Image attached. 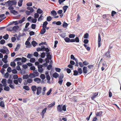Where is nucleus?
Returning <instances> with one entry per match:
<instances>
[{
    "mask_svg": "<svg viewBox=\"0 0 121 121\" xmlns=\"http://www.w3.org/2000/svg\"><path fill=\"white\" fill-rule=\"evenodd\" d=\"M23 2L22 0H19V1L18 2V6L19 7H21L22 6V4Z\"/></svg>",
    "mask_w": 121,
    "mask_h": 121,
    "instance_id": "29",
    "label": "nucleus"
},
{
    "mask_svg": "<svg viewBox=\"0 0 121 121\" xmlns=\"http://www.w3.org/2000/svg\"><path fill=\"white\" fill-rule=\"evenodd\" d=\"M29 77V75L28 74H26L23 75V79H27Z\"/></svg>",
    "mask_w": 121,
    "mask_h": 121,
    "instance_id": "31",
    "label": "nucleus"
},
{
    "mask_svg": "<svg viewBox=\"0 0 121 121\" xmlns=\"http://www.w3.org/2000/svg\"><path fill=\"white\" fill-rule=\"evenodd\" d=\"M0 106L3 108L4 107V102L2 101L0 102Z\"/></svg>",
    "mask_w": 121,
    "mask_h": 121,
    "instance_id": "40",
    "label": "nucleus"
},
{
    "mask_svg": "<svg viewBox=\"0 0 121 121\" xmlns=\"http://www.w3.org/2000/svg\"><path fill=\"white\" fill-rule=\"evenodd\" d=\"M10 1L11 3V4L12 5H16L17 4V2H16V0H10Z\"/></svg>",
    "mask_w": 121,
    "mask_h": 121,
    "instance_id": "21",
    "label": "nucleus"
},
{
    "mask_svg": "<svg viewBox=\"0 0 121 121\" xmlns=\"http://www.w3.org/2000/svg\"><path fill=\"white\" fill-rule=\"evenodd\" d=\"M27 9L30 10L31 12H34V10L32 7H27Z\"/></svg>",
    "mask_w": 121,
    "mask_h": 121,
    "instance_id": "39",
    "label": "nucleus"
},
{
    "mask_svg": "<svg viewBox=\"0 0 121 121\" xmlns=\"http://www.w3.org/2000/svg\"><path fill=\"white\" fill-rule=\"evenodd\" d=\"M83 73H87V68L86 66H84L83 68Z\"/></svg>",
    "mask_w": 121,
    "mask_h": 121,
    "instance_id": "13",
    "label": "nucleus"
},
{
    "mask_svg": "<svg viewBox=\"0 0 121 121\" xmlns=\"http://www.w3.org/2000/svg\"><path fill=\"white\" fill-rule=\"evenodd\" d=\"M46 30L45 29H42L40 32V34L41 35L44 34L46 32Z\"/></svg>",
    "mask_w": 121,
    "mask_h": 121,
    "instance_id": "18",
    "label": "nucleus"
},
{
    "mask_svg": "<svg viewBox=\"0 0 121 121\" xmlns=\"http://www.w3.org/2000/svg\"><path fill=\"white\" fill-rule=\"evenodd\" d=\"M35 59L34 58H31L30 60V62L32 63H34L35 62Z\"/></svg>",
    "mask_w": 121,
    "mask_h": 121,
    "instance_id": "47",
    "label": "nucleus"
},
{
    "mask_svg": "<svg viewBox=\"0 0 121 121\" xmlns=\"http://www.w3.org/2000/svg\"><path fill=\"white\" fill-rule=\"evenodd\" d=\"M73 75L74 76H77V75L78 74V71L77 70H74L73 71Z\"/></svg>",
    "mask_w": 121,
    "mask_h": 121,
    "instance_id": "43",
    "label": "nucleus"
},
{
    "mask_svg": "<svg viewBox=\"0 0 121 121\" xmlns=\"http://www.w3.org/2000/svg\"><path fill=\"white\" fill-rule=\"evenodd\" d=\"M46 54H47L46 56L47 58H48L50 60H51L52 59L51 55L50 54V52H46Z\"/></svg>",
    "mask_w": 121,
    "mask_h": 121,
    "instance_id": "10",
    "label": "nucleus"
},
{
    "mask_svg": "<svg viewBox=\"0 0 121 121\" xmlns=\"http://www.w3.org/2000/svg\"><path fill=\"white\" fill-rule=\"evenodd\" d=\"M55 101L53 102L51 104L49 105L48 107L49 108H50L53 107L54 106L55 104Z\"/></svg>",
    "mask_w": 121,
    "mask_h": 121,
    "instance_id": "20",
    "label": "nucleus"
},
{
    "mask_svg": "<svg viewBox=\"0 0 121 121\" xmlns=\"http://www.w3.org/2000/svg\"><path fill=\"white\" fill-rule=\"evenodd\" d=\"M26 5L28 6H31L32 5V3L31 2H29L28 3L26 4Z\"/></svg>",
    "mask_w": 121,
    "mask_h": 121,
    "instance_id": "63",
    "label": "nucleus"
},
{
    "mask_svg": "<svg viewBox=\"0 0 121 121\" xmlns=\"http://www.w3.org/2000/svg\"><path fill=\"white\" fill-rule=\"evenodd\" d=\"M41 79L38 78H36L34 79V81L38 83H39L41 81Z\"/></svg>",
    "mask_w": 121,
    "mask_h": 121,
    "instance_id": "12",
    "label": "nucleus"
},
{
    "mask_svg": "<svg viewBox=\"0 0 121 121\" xmlns=\"http://www.w3.org/2000/svg\"><path fill=\"white\" fill-rule=\"evenodd\" d=\"M111 51V50L108 49V52L106 53V56H107V57H110V53Z\"/></svg>",
    "mask_w": 121,
    "mask_h": 121,
    "instance_id": "17",
    "label": "nucleus"
},
{
    "mask_svg": "<svg viewBox=\"0 0 121 121\" xmlns=\"http://www.w3.org/2000/svg\"><path fill=\"white\" fill-rule=\"evenodd\" d=\"M12 71L11 68L10 67H9L7 69V71L8 72L10 73Z\"/></svg>",
    "mask_w": 121,
    "mask_h": 121,
    "instance_id": "64",
    "label": "nucleus"
},
{
    "mask_svg": "<svg viewBox=\"0 0 121 121\" xmlns=\"http://www.w3.org/2000/svg\"><path fill=\"white\" fill-rule=\"evenodd\" d=\"M19 28V27L18 26H15L13 27H12V29H13L12 30L16 31Z\"/></svg>",
    "mask_w": 121,
    "mask_h": 121,
    "instance_id": "14",
    "label": "nucleus"
},
{
    "mask_svg": "<svg viewBox=\"0 0 121 121\" xmlns=\"http://www.w3.org/2000/svg\"><path fill=\"white\" fill-rule=\"evenodd\" d=\"M21 60L22 62H24L26 61L27 59L26 58L23 57H22V59Z\"/></svg>",
    "mask_w": 121,
    "mask_h": 121,
    "instance_id": "58",
    "label": "nucleus"
},
{
    "mask_svg": "<svg viewBox=\"0 0 121 121\" xmlns=\"http://www.w3.org/2000/svg\"><path fill=\"white\" fill-rule=\"evenodd\" d=\"M23 88L27 91H28L30 90L29 87L27 86H23Z\"/></svg>",
    "mask_w": 121,
    "mask_h": 121,
    "instance_id": "36",
    "label": "nucleus"
},
{
    "mask_svg": "<svg viewBox=\"0 0 121 121\" xmlns=\"http://www.w3.org/2000/svg\"><path fill=\"white\" fill-rule=\"evenodd\" d=\"M52 65H49L47 66V68L48 70H50L52 68Z\"/></svg>",
    "mask_w": 121,
    "mask_h": 121,
    "instance_id": "51",
    "label": "nucleus"
},
{
    "mask_svg": "<svg viewBox=\"0 0 121 121\" xmlns=\"http://www.w3.org/2000/svg\"><path fill=\"white\" fill-rule=\"evenodd\" d=\"M20 46L19 44H18L17 45V47L15 49V51H16L18 50L20 48Z\"/></svg>",
    "mask_w": 121,
    "mask_h": 121,
    "instance_id": "41",
    "label": "nucleus"
},
{
    "mask_svg": "<svg viewBox=\"0 0 121 121\" xmlns=\"http://www.w3.org/2000/svg\"><path fill=\"white\" fill-rule=\"evenodd\" d=\"M75 35L74 34H70L69 35V37L70 38H73L75 37Z\"/></svg>",
    "mask_w": 121,
    "mask_h": 121,
    "instance_id": "48",
    "label": "nucleus"
},
{
    "mask_svg": "<svg viewBox=\"0 0 121 121\" xmlns=\"http://www.w3.org/2000/svg\"><path fill=\"white\" fill-rule=\"evenodd\" d=\"M39 73L37 70H35L33 71V73H30L29 77L30 78H33L36 77L38 76Z\"/></svg>",
    "mask_w": 121,
    "mask_h": 121,
    "instance_id": "2",
    "label": "nucleus"
},
{
    "mask_svg": "<svg viewBox=\"0 0 121 121\" xmlns=\"http://www.w3.org/2000/svg\"><path fill=\"white\" fill-rule=\"evenodd\" d=\"M78 73H79L80 74H81L82 73V69L81 68H78Z\"/></svg>",
    "mask_w": 121,
    "mask_h": 121,
    "instance_id": "33",
    "label": "nucleus"
},
{
    "mask_svg": "<svg viewBox=\"0 0 121 121\" xmlns=\"http://www.w3.org/2000/svg\"><path fill=\"white\" fill-rule=\"evenodd\" d=\"M52 19V18L50 16H48L47 18V20L48 22L50 21Z\"/></svg>",
    "mask_w": 121,
    "mask_h": 121,
    "instance_id": "44",
    "label": "nucleus"
},
{
    "mask_svg": "<svg viewBox=\"0 0 121 121\" xmlns=\"http://www.w3.org/2000/svg\"><path fill=\"white\" fill-rule=\"evenodd\" d=\"M52 76L55 78H56L59 76V74L56 72H55L52 74Z\"/></svg>",
    "mask_w": 121,
    "mask_h": 121,
    "instance_id": "16",
    "label": "nucleus"
},
{
    "mask_svg": "<svg viewBox=\"0 0 121 121\" xmlns=\"http://www.w3.org/2000/svg\"><path fill=\"white\" fill-rule=\"evenodd\" d=\"M37 87L35 85L31 86V90L33 92L34 94H35V92L36 91V90H37Z\"/></svg>",
    "mask_w": 121,
    "mask_h": 121,
    "instance_id": "7",
    "label": "nucleus"
},
{
    "mask_svg": "<svg viewBox=\"0 0 121 121\" xmlns=\"http://www.w3.org/2000/svg\"><path fill=\"white\" fill-rule=\"evenodd\" d=\"M101 38L100 35L99 33L98 34V47L99 48L101 46Z\"/></svg>",
    "mask_w": 121,
    "mask_h": 121,
    "instance_id": "6",
    "label": "nucleus"
},
{
    "mask_svg": "<svg viewBox=\"0 0 121 121\" xmlns=\"http://www.w3.org/2000/svg\"><path fill=\"white\" fill-rule=\"evenodd\" d=\"M25 17H24L22 19L20 20L19 21V23H22V22H24L25 21Z\"/></svg>",
    "mask_w": 121,
    "mask_h": 121,
    "instance_id": "45",
    "label": "nucleus"
},
{
    "mask_svg": "<svg viewBox=\"0 0 121 121\" xmlns=\"http://www.w3.org/2000/svg\"><path fill=\"white\" fill-rule=\"evenodd\" d=\"M42 89V88L41 87L39 86L37 87L36 92V94L37 95H39L41 93Z\"/></svg>",
    "mask_w": 121,
    "mask_h": 121,
    "instance_id": "5",
    "label": "nucleus"
},
{
    "mask_svg": "<svg viewBox=\"0 0 121 121\" xmlns=\"http://www.w3.org/2000/svg\"><path fill=\"white\" fill-rule=\"evenodd\" d=\"M89 36L88 34V33H86L84 35V38L85 39H87L88 38Z\"/></svg>",
    "mask_w": 121,
    "mask_h": 121,
    "instance_id": "50",
    "label": "nucleus"
},
{
    "mask_svg": "<svg viewBox=\"0 0 121 121\" xmlns=\"http://www.w3.org/2000/svg\"><path fill=\"white\" fill-rule=\"evenodd\" d=\"M12 73L14 74H16L17 73V71L15 69H14L12 70Z\"/></svg>",
    "mask_w": 121,
    "mask_h": 121,
    "instance_id": "56",
    "label": "nucleus"
},
{
    "mask_svg": "<svg viewBox=\"0 0 121 121\" xmlns=\"http://www.w3.org/2000/svg\"><path fill=\"white\" fill-rule=\"evenodd\" d=\"M11 13H13L14 15H16L18 14L17 12L15 10H13L10 11Z\"/></svg>",
    "mask_w": 121,
    "mask_h": 121,
    "instance_id": "28",
    "label": "nucleus"
},
{
    "mask_svg": "<svg viewBox=\"0 0 121 121\" xmlns=\"http://www.w3.org/2000/svg\"><path fill=\"white\" fill-rule=\"evenodd\" d=\"M3 49L5 52H6V53L7 54H8L9 53V50L7 49V47L5 46L3 47Z\"/></svg>",
    "mask_w": 121,
    "mask_h": 121,
    "instance_id": "9",
    "label": "nucleus"
},
{
    "mask_svg": "<svg viewBox=\"0 0 121 121\" xmlns=\"http://www.w3.org/2000/svg\"><path fill=\"white\" fill-rule=\"evenodd\" d=\"M9 35L8 34H6L3 36V38L5 40H7L9 38Z\"/></svg>",
    "mask_w": 121,
    "mask_h": 121,
    "instance_id": "38",
    "label": "nucleus"
},
{
    "mask_svg": "<svg viewBox=\"0 0 121 121\" xmlns=\"http://www.w3.org/2000/svg\"><path fill=\"white\" fill-rule=\"evenodd\" d=\"M46 54V52H43L41 53L40 55L41 57L42 58H44Z\"/></svg>",
    "mask_w": 121,
    "mask_h": 121,
    "instance_id": "32",
    "label": "nucleus"
},
{
    "mask_svg": "<svg viewBox=\"0 0 121 121\" xmlns=\"http://www.w3.org/2000/svg\"><path fill=\"white\" fill-rule=\"evenodd\" d=\"M39 16V14L38 13H36L34 14V18H38Z\"/></svg>",
    "mask_w": 121,
    "mask_h": 121,
    "instance_id": "53",
    "label": "nucleus"
},
{
    "mask_svg": "<svg viewBox=\"0 0 121 121\" xmlns=\"http://www.w3.org/2000/svg\"><path fill=\"white\" fill-rule=\"evenodd\" d=\"M10 23L9 25H12L14 23V24L16 25L18 24L19 23L18 22H17V21H13L12 22H11Z\"/></svg>",
    "mask_w": 121,
    "mask_h": 121,
    "instance_id": "24",
    "label": "nucleus"
},
{
    "mask_svg": "<svg viewBox=\"0 0 121 121\" xmlns=\"http://www.w3.org/2000/svg\"><path fill=\"white\" fill-rule=\"evenodd\" d=\"M55 69L56 71L57 72H60L61 71V69L59 68H55Z\"/></svg>",
    "mask_w": 121,
    "mask_h": 121,
    "instance_id": "55",
    "label": "nucleus"
},
{
    "mask_svg": "<svg viewBox=\"0 0 121 121\" xmlns=\"http://www.w3.org/2000/svg\"><path fill=\"white\" fill-rule=\"evenodd\" d=\"M36 25L34 24H32L31 25V28L32 29H35L36 28Z\"/></svg>",
    "mask_w": 121,
    "mask_h": 121,
    "instance_id": "57",
    "label": "nucleus"
},
{
    "mask_svg": "<svg viewBox=\"0 0 121 121\" xmlns=\"http://www.w3.org/2000/svg\"><path fill=\"white\" fill-rule=\"evenodd\" d=\"M3 86L4 87V90L5 91H9L10 90V88L8 86H6L7 85H3Z\"/></svg>",
    "mask_w": 121,
    "mask_h": 121,
    "instance_id": "11",
    "label": "nucleus"
},
{
    "mask_svg": "<svg viewBox=\"0 0 121 121\" xmlns=\"http://www.w3.org/2000/svg\"><path fill=\"white\" fill-rule=\"evenodd\" d=\"M46 90V88L45 87H44L43 89L42 94L43 95H44L45 94V91Z\"/></svg>",
    "mask_w": 121,
    "mask_h": 121,
    "instance_id": "42",
    "label": "nucleus"
},
{
    "mask_svg": "<svg viewBox=\"0 0 121 121\" xmlns=\"http://www.w3.org/2000/svg\"><path fill=\"white\" fill-rule=\"evenodd\" d=\"M43 65H38V70L39 72L42 73L44 69L43 68Z\"/></svg>",
    "mask_w": 121,
    "mask_h": 121,
    "instance_id": "3",
    "label": "nucleus"
},
{
    "mask_svg": "<svg viewBox=\"0 0 121 121\" xmlns=\"http://www.w3.org/2000/svg\"><path fill=\"white\" fill-rule=\"evenodd\" d=\"M40 78L42 79H44L45 78V75L43 74H41L40 76Z\"/></svg>",
    "mask_w": 121,
    "mask_h": 121,
    "instance_id": "46",
    "label": "nucleus"
},
{
    "mask_svg": "<svg viewBox=\"0 0 121 121\" xmlns=\"http://www.w3.org/2000/svg\"><path fill=\"white\" fill-rule=\"evenodd\" d=\"M12 81L10 79H9L7 80V83L8 84H11L12 83Z\"/></svg>",
    "mask_w": 121,
    "mask_h": 121,
    "instance_id": "62",
    "label": "nucleus"
},
{
    "mask_svg": "<svg viewBox=\"0 0 121 121\" xmlns=\"http://www.w3.org/2000/svg\"><path fill=\"white\" fill-rule=\"evenodd\" d=\"M6 81L7 80L6 79H3L2 81L1 82L3 84V85H7L6 84Z\"/></svg>",
    "mask_w": 121,
    "mask_h": 121,
    "instance_id": "22",
    "label": "nucleus"
},
{
    "mask_svg": "<svg viewBox=\"0 0 121 121\" xmlns=\"http://www.w3.org/2000/svg\"><path fill=\"white\" fill-rule=\"evenodd\" d=\"M25 44L28 46H26V47L27 48H30L31 46V44H30V42L28 41H26L25 43Z\"/></svg>",
    "mask_w": 121,
    "mask_h": 121,
    "instance_id": "8",
    "label": "nucleus"
},
{
    "mask_svg": "<svg viewBox=\"0 0 121 121\" xmlns=\"http://www.w3.org/2000/svg\"><path fill=\"white\" fill-rule=\"evenodd\" d=\"M28 78L27 80V83H32L33 81V79L31 78Z\"/></svg>",
    "mask_w": 121,
    "mask_h": 121,
    "instance_id": "27",
    "label": "nucleus"
},
{
    "mask_svg": "<svg viewBox=\"0 0 121 121\" xmlns=\"http://www.w3.org/2000/svg\"><path fill=\"white\" fill-rule=\"evenodd\" d=\"M43 17V16H42V14H41L40 16V17L39 18L38 20L39 21H40L41 20H42L43 19L42 18V17Z\"/></svg>",
    "mask_w": 121,
    "mask_h": 121,
    "instance_id": "59",
    "label": "nucleus"
},
{
    "mask_svg": "<svg viewBox=\"0 0 121 121\" xmlns=\"http://www.w3.org/2000/svg\"><path fill=\"white\" fill-rule=\"evenodd\" d=\"M47 108H44L42 110L41 114L42 115L44 116V115L45 113L46 112V110H47Z\"/></svg>",
    "mask_w": 121,
    "mask_h": 121,
    "instance_id": "34",
    "label": "nucleus"
},
{
    "mask_svg": "<svg viewBox=\"0 0 121 121\" xmlns=\"http://www.w3.org/2000/svg\"><path fill=\"white\" fill-rule=\"evenodd\" d=\"M64 39L65 42L67 43H70V39L69 38L66 37Z\"/></svg>",
    "mask_w": 121,
    "mask_h": 121,
    "instance_id": "26",
    "label": "nucleus"
},
{
    "mask_svg": "<svg viewBox=\"0 0 121 121\" xmlns=\"http://www.w3.org/2000/svg\"><path fill=\"white\" fill-rule=\"evenodd\" d=\"M95 94H96V95H93L91 98V99L94 100V98L97 96L98 95V93H95Z\"/></svg>",
    "mask_w": 121,
    "mask_h": 121,
    "instance_id": "52",
    "label": "nucleus"
},
{
    "mask_svg": "<svg viewBox=\"0 0 121 121\" xmlns=\"http://www.w3.org/2000/svg\"><path fill=\"white\" fill-rule=\"evenodd\" d=\"M57 109L58 112H63V111H65L66 110V106L65 105H59L57 106Z\"/></svg>",
    "mask_w": 121,
    "mask_h": 121,
    "instance_id": "1",
    "label": "nucleus"
},
{
    "mask_svg": "<svg viewBox=\"0 0 121 121\" xmlns=\"http://www.w3.org/2000/svg\"><path fill=\"white\" fill-rule=\"evenodd\" d=\"M68 24L66 23L65 21L63 22V23L62 26L64 28H66L68 26Z\"/></svg>",
    "mask_w": 121,
    "mask_h": 121,
    "instance_id": "30",
    "label": "nucleus"
},
{
    "mask_svg": "<svg viewBox=\"0 0 121 121\" xmlns=\"http://www.w3.org/2000/svg\"><path fill=\"white\" fill-rule=\"evenodd\" d=\"M10 65L12 67H15L16 65V64L13 61L11 62Z\"/></svg>",
    "mask_w": 121,
    "mask_h": 121,
    "instance_id": "37",
    "label": "nucleus"
},
{
    "mask_svg": "<svg viewBox=\"0 0 121 121\" xmlns=\"http://www.w3.org/2000/svg\"><path fill=\"white\" fill-rule=\"evenodd\" d=\"M75 42H76L77 43H78L79 42V38L78 37H76L75 39H74Z\"/></svg>",
    "mask_w": 121,
    "mask_h": 121,
    "instance_id": "49",
    "label": "nucleus"
},
{
    "mask_svg": "<svg viewBox=\"0 0 121 121\" xmlns=\"http://www.w3.org/2000/svg\"><path fill=\"white\" fill-rule=\"evenodd\" d=\"M5 4L8 3V6H12V5L11 4V2L10 0H9L8 1L5 3Z\"/></svg>",
    "mask_w": 121,
    "mask_h": 121,
    "instance_id": "35",
    "label": "nucleus"
},
{
    "mask_svg": "<svg viewBox=\"0 0 121 121\" xmlns=\"http://www.w3.org/2000/svg\"><path fill=\"white\" fill-rule=\"evenodd\" d=\"M31 43L34 47H35L37 44V43L35 41H33L31 42Z\"/></svg>",
    "mask_w": 121,
    "mask_h": 121,
    "instance_id": "19",
    "label": "nucleus"
},
{
    "mask_svg": "<svg viewBox=\"0 0 121 121\" xmlns=\"http://www.w3.org/2000/svg\"><path fill=\"white\" fill-rule=\"evenodd\" d=\"M64 75L63 73H61L60 74V76L59 77V79H62L64 77Z\"/></svg>",
    "mask_w": 121,
    "mask_h": 121,
    "instance_id": "25",
    "label": "nucleus"
},
{
    "mask_svg": "<svg viewBox=\"0 0 121 121\" xmlns=\"http://www.w3.org/2000/svg\"><path fill=\"white\" fill-rule=\"evenodd\" d=\"M83 64L84 65H87L89 64V63L88 62H87L86 61H85L83 62Z\"/></svg>",
    "mask_w": 121,
    "mask_h": 121,
    "instance_id": "60",
    "label": "nucleus"
},
{
    "mask_svg": "<svg viewBox=\"0 0 121 121\" xmlns=\"http://www.w3.org/2000/svg\"><path fill=\"white\" fill-rule=\"evenodd\" d=\"M52 15L53 16H55L56 15L57 13L55 10H53L51 12Z\"/></svg>",
    "mask_w": 121,
    "mask_h": 121,
    "instance_id": "15",
    "label": "nucleus"
},
{
    "mask_svg": "<svg viewBox=\"0 0 121 121\" xmlns=\"http://www.w3.org/2000/svg\"><path fill=\"white\" fill-rule=\"evenodd\" d=\"M5 42V41L4 39H2L0 41V44H3Z\"/></svg>",
    "mask_w": 121,
    "mask_h": 121,
    "instance_id": "54",
    "label": "nucleus"
},
{
    "mask_svg": "<svg viewBox=\"0 0 121 121\" xmlns=\"http://www.w3.org/2000/svg\"><path fill=\"white\" fill-rule=\"evenodd\" d=\"M13 78L14 79H17L18 78V76L17 75L15 74L13 76Z\"/></svg>",
    "mask_w": 121,
    "mask_h": 121,
    "instance_id": "61",
    "label": "nucleus"
},
{
    "mask_svg": "<svg viewBox=\"0 0 121 121\" xmlns=\"http://www.w3.org/2000/svg\"><path fill=\"white\" fill-rule=\"evenodd\" d=\"M37 12L38 14H41L43 13V11L40 9L39 8L38 9Z\"/></svg>",
    "mask_w": 121,
    "mask_h": 121,
    "instance_id": "23",
    "label": "nucleus"
},
{
    "mask_svg": "<svg viewBox=\"0 0 121 121\" xmlns=\"http://www.w3.org/2000/svg\"><path fill=\"white\" fill-rule=\"evenodd\" d=\"M41 51L43 52L45 51L47 52L49 51V50L48 48H45L44 46H41Z\"/></svg>",
    "mask_w": 121,
    "mask_h": 121,
    "instance_id": "4",
    "label": "nucleus"
}]
</instances>
